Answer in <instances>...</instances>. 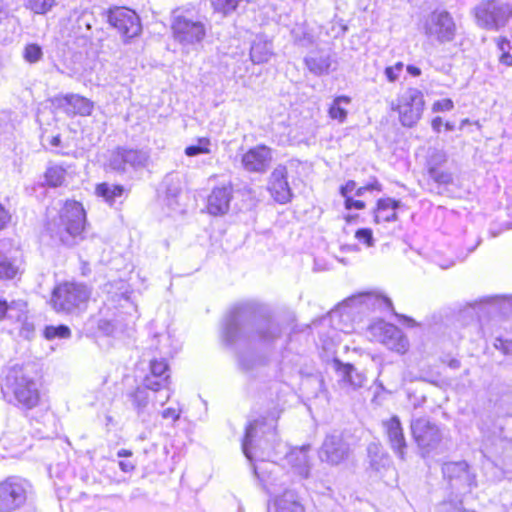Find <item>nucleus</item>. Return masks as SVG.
<instances>
[{"instance_id":"10","label":"nucleus","mask_w":512,"mask_h":512,"mask_svg":"<svg viewBox=\"0 0 512 512\" xmlns=\"http://www.w3.org/2000/svg\"><path fill=\"white\" fill-rule=\"evenodd\" d=\"M28 483L17 477H9L0 483V510L12 511L26 502Z\"/></svg>"},{"instance_id":"2","label":"nucleus","mask_w":512,"mask_h":512,"mask_svg":"<svg viewBox=\"0 0 512 512\" xmlns=\"http://www.w3.org/2000/svg\"><path fill=\"white\" fill-rule=\"evenodd\" d=\"M4 400L22 409L31 410L39 404L40 392L36 381L22 366L11 367L2 384Z\"/></svg>"},{"instance_id":"47","label":"nucleus","mask_w":512,"mask_h":512,"mask_svg":"<svg viewBox=\"0 0 512 512\" xmlns=\"http://www.w3.org/2000/svg\"><path fill=\"white\" fill-rule=\"evenodd\" d=\"M262 360L259 358H255L253 356H248L246 354H241L239 356V365L244 371H251L257 365L261 364Z\"/></svg>"},{"instance_id":"24","label":"nucleus","mask_w":512,"mask_h":512,"mask_svg":"<svg viewBox=\"0 0 512 512\" xmlns=\"http://www.w3.org/2000/svg\"><path fill=\"white\" fill-rule=\"evenodd\" d=\"M276 512H305L304 506L298 499L294 491H285L281 496L275 499Z\"/></svg>"},{"instance_id":"12","label":"nucleus","mask_w":512,"mask_h":512,"mask_svg":"<svg viewBox=\"0 0 512 512\" xmlns=\"http://www.w3.org/2000/svg\"><path fill=\"white\" fill-rule=\"evenodd\" d=\"M442 472L449 480L451 487L459 493H467L476 486L475 475L470 472L465 461L446 462L443 464Z\"/></svg>"},{"instance_id":"45","label":"nucleus","mask_w":512,"mask_h":512,"mask_svg":"<svg viewBox=\"0 0 512 512\" xmlns=\"http://www.w3.org/2000/svg\"><path fill=\"white\" fill-rule=\"evenodd\" d=\"M25 303L20 302H11L10 304L7 303L6 300L0 299V321L4 320L6 317H12L9 312L12 311L15 308H19L22 310V308H25Z\"/></svg>"},{"instance_id":"20","label":"nucleus","mask_w":512,"mask_h":512,"mask_svg":"<svg viewBox=\"0 0 512 512\" xmlns=\"http://www.w3.org/2000/svg\"><path fill=\"white\" fill-rule=\"evenodd\" d=\"M337 371L341 377V382L353 390L359 389L364 386L366 376L358 371L352 364H343L338 360L335 361Z\"/></svg>"},{"instance_id":"14","label":"nucleus","mask_w":512,"mask_h":512,"mask_svg":"<svg viewBox=\"0 0 512 512\" xmlns=\"http://www.w3.org/2000/svg\"><path fill=\"white\" fill-rule=\"evenodd\" d=\"M273 161V150L265 145H257L242 155V167L250 173L264 174Z\"/></svg>"},{"instance_id":"58","label":"nucleus","mask_w":512,"mask_h":512,"mask_svg":"<svg viewBox=\"0 0 512 512\" xmlns=\"http://www.w3.org/2000/svg\"><path fill=\"white\" fill-rule=\"evenodd\" d=\"M499 61L506 66H512V55L509 52H503Z\"/></svg>"},{"instance_id":"48","label":"nucleus","mask_w":512,"mask_h":512,"mask_svg":"<svg viewBox=\"0 0 512 512\" xmlns=\"http://www.w3.org/2000/svg\"><path fill=\"white\" fill-rule=\"evenodd\" d=\"M164 183L166 185V195L168 198H176L180 194L181 187L179 180L174 181L173 177L167 176Z\"/></svg>"},{"instance_id":"52","label":"nucleus","mask_w":512,"mask_h":512,"mask_svg":"<svg viewBox=\"0 0 512 512\" xmlns=\"http://www.w3.org/2000/svg\"><path fill=\"white\" fill-rule=\"evenodd\" d=\"M345 208L350 210V209H364L365 208V203L361 200H354L353 198L351 197H345Z\"/></svg>"},{"instance_id":"44","label":"nucleus","mask_w":512,"mask_h":512,"mask_svg":"<svg viewBox=\"0 0 512 512\" xmlns=\"http://www.w3.org/2000/svg\"><path fill=\"white\" fill-rule=\"evenodd\" d=\"M150 371L152 376L161 378L164 377L168 371V364L165 359L157 360L153 359L150 361Z\"/></svg>"},{"instance_id":"7","label":"nucleus","mask_w":512,"mask_h":512,"mask_svg":"<svg viewBox=\"0 0 512 512\" xmlns=\"http://www.w3.org/2000/svg\"><path fill=\"white\" fill-rule=\"evenodd\" d=\"M88 298L89 291L86 286L65 283L54 289L51 302L56 311L71 313L85 304Z\"/></svg>"},{"instance_id":"19","label":"nucleus","mask_w":512,"mask_h":512,"mask_svg":"<svg viewBox=\"0 0 512 512\" xmlns=\"http://www.w3.org/2000/svg\"><path fill=\"white\" fill-rule=\"evenodd\" d=\"M272 429H274L273 423H267L265 418L254 420L246 427L241 448H249L250 446L257 444L258 439L263 437L268 430L270 431Z\"/></svg>"},{"instance_id":"29","label":"nucleus","mask_w":512,"mask_h":512,"mask_svg":"<svg viewBox=\"0 0 512 512\" xmlns=\"http://www.w3.org/2000/svg\"><path fill=\"white\" fill-rule=\"evenodd\" d=\"M129 399L132 402L134 409L140 415L148 406L149 393L146 388L137 387L133 392L129 394Z\"/></svg>"},{"instance_id":"4","label":"nucleus","mask_w":512,"mask_h":512,"mask_svg":"<svg viewBox=\"0 0 512 512\" xmlns=\"http://www.w3.org/2000/svg\"><path fill=\"white\" fill-rule=\"evenodd\" d=\"M473 12L479 27L498 31L512 18V4L501 0H485L480 2Z\"/></svg>"},{"instance_id":"33","label":"nucleus","mask_w":512,"mask_h":512,"mask_svg":"<svg viewBox=\"0 0 512 512\" xmlns=\"http://www.w3.org/2000/svg\"><path fill=\"white\" fill-rule=\"evenodd\" d=\"M26 8L33 13L45 15L56 5V0H24Z\"/></svg>"},{"instance_id":"21","label":"nucleus","mask_w":512,"mask_h":512,"mask_svg":"<svg viewBox=\"0 0 512 512\" xmlns=\"http://www.w3.org/2000/svg\"><path fill=\"white\" fill-rule=\"evenodd\" d=\"M400 206V201L392 198H382L377 202V207L374 210V221L376 223L393 222L397 220L396 209Z\"/></svg>"},{"instance_id":"50","label":"nucleus","mask_w":512,"mask_h":512,"mask_svg":"<svg viewBox=\"0 0 512 512\" xmlns=\"http://www.w3.org/2000/svg\"><path fill=\"white\" fill-rule=\"evenodd\" d=\"M454 108V103L451 99H441L434 102L432 106L433 112L451 111Z\"/></svg>"},{"instance_id":"26","label":"nucleus","mask_w":512,"mask_h":512,"mask_svg":"<svg viewBox=\"0 0 512 512\" xmlns=\"http://www.w3.org/2000/svg\"><path fill=\"white\" fill-rule=\"evenodd\" d=\"M384 426L386 428L392 448H406L399 417H391L388 421L384 422Z\"/></svg>"},{"instance_id":"53","label":"nucleus","mask_w":512,"mask_h":512,"mask_svg":"<svg viewBox=\"0 0 512 512\" xmlns=\"http://www.w3.org/2000/svg\"><path fill=\"white\" fill-rule=\"evenodd\" d=\"M180 411L175 408H167L162 412V417L165 419H171L175 421L179 418Z\"/></svg>"},{"instance_id":"8","label":"nucleus","mask_w":512,"mask_h":512,"mask_svg":"<svg viewBox=\"0 0 512 512\" xmlns=\"http://www.w3.org/2000/svg\"><path fill=\"white\" fill-rule=\"evenodd\" d=\"M149 161L147 151L126 147H117L110 154L108 167L118 173H125L127 166L137 170L144 168Z\"/></svg>"},{"instance_id":"62","label":"nucleus","mask_w":512,"mask_h":512,"mask_svg":"<svg viewBox=\"0 0 512 512\" xmlns=\"http://www.w3.org/2000/svg\"><path fill=\"white\" fill-rule=\"evenodd\" d=\"M377 301L385 304L389 309H391L393 311V305H392V301L387 298V297H384V296H377Z\"/></svg>"},{"instance_id":"38","label":"nucleus","mask_w":512,"mask_h":512,"mask_svg":"<svg viewBox=\"0 0 512 512\" xmlns=\"http://www.w3.org/2000/svg\"><path fill=\"white\" fill-rule=\"evenodd\" d=\"M428 175L438 184L448 185L453 182L452 173L446 170H440L433 168L428 169Z\"/></svg>"},{"instance_id":"3","label":"nucleus","mask_w":512,"mask_h":512,"mask_svg":"<svg viewBox=\"0 0 512 512\" xmlns=\"http://www.w3.org/2000/svg\"><path fill=\"white\" fill-rule=\"evenodd\" d=\"M86 224V214L81 203L66 201L59 212L58 219L47 224L52 236L58 237L64 244H71L70 238L81 235Z\"/></svg>"},{"instance_id":"23","label":"nucleus","mask_w":512,"mask_h":512,"mask_svg":"<svg viewBox=\"0 0 512 512\" xmlns=\"http://www.w3.org/2000/svg\"><path fill=\"white\" fill-rule=\"evenodd\" d=\"M273 56V44L271 41L256 37L250 49L251 61L255 64L268 62Z\"/></svg>"},{"instance_id":"46","label":"nucleus","mask_w":512,"mask_h":512,"mask_svg":"<svg viewBox=\"0 0 512 512\" xmlns=\"http://www.w3.org/2000/svg\"><path fill=\"white\" fill-rule=\"evenodd\" d=\"M447 161V156L442 150H433L428 158V169L435 168L438 169L442 164Z\"/></svg>"},{"instance_id":"15","label":"nucleus","mask_w":512,"mask_h":512,"mask_svg":"<svg viewBox=\"0 0 512 512\" xmlns=\"http://www.w3.org/2000/svg\"><path fill=\"white\" fill-rule=\"evenodd\" d=\"M287 168L284 165H278L272 171L269 182L268 190L274 200L280 204L290 202L292 198V191L287 181Z\"/></svg>"},{"instance_id":"41","label":"nucleus","mask_w":512,"mask_h":512,"mask_svg":"<svg viewBox=\"0 0 512 512\" xmlns=\"http://www.w3.org/2000/svg\"><path fill=\"white\" fill-rule=\"evenodd\" d=\"M437 512H475L465 509L462 500H448L439 504Z\"/></svg>"},{"instance_id":"64","label":"nucleus","mask_w":512,"mask_h":512,"mask_svg":"<svg viewBox=\"0 0 512 512\" xmlns=\"http://www.w3.org/2000/svg\"><path fill=\"white\" fill-rule=\"evenodd\" d=\"M99 328L102 329L107 334H109L112 331L110 323L107 321H100Z\"/></svg>"},{"instance_id":"54","label":"nucleus","mask_w":512,"mask_h":512,"mask_svg":"<svg viewBox=\"0 0 512 512\" xmlns=\"http://www.w3.org/2000/svg\"><path fill=\"white\" fill-rule=\"evenodd\" d=\"M9 212L0 204V230H2L10 221Z\"/></svg>"},{"instance_id":"16","label":"nucleus","mask_w":512,"mask_h":512,"mask_svg":"<svg viewBox=\"0 0 512 512\" xmlns=\"http://www.w3.org/2000/svg\"><path fill=\"white\" fill-rule=\"evenodd\" d=\"M233 197V187L231 183L213 188L207 197V211L213 216L225 215Z\"/></svg>"},{"instance_id":"5","label":"nucleus","mask_w":512,"mask_h":512,"mask_svg":"<svg viewBox=\"0 0 512 512\" xmlns=\"http://www.w3.org/2000/svg\"><path fill=\"white\" fill-rule=\"evenodd\" d=\"M171 28L174 39L184 47L200 43L206 35L204 24L180 9L173 12Z\"/></svg>"},{"instance_id":"63","label":"nucleus","mask_w":512,"mask_h":512,"mask_svg":"<svg viewBox=\"0 0 512 512\" xmlns=\"http://www.w3.org/2000/svg\"><path fill=\"white\" fill-rule=\"evenodd\" d=\"M366 188H367V191H372V190L381 191L382 190L381 184L376 180L373 183L366 185Z\"/></svg>"},{"instance_id":"11","label":"nucleus","mask_w":512,"mask_h":512,"mask_svg":"<svg viewBox=\"0 0 512 512\" xmlns=\"http://www.w3.org/2000/svg\"><path fill=\"white\" fill-rule=\"evenodd\" d=\"M108 22L126 39L138 36L142 29L136 12L125 7L110 9Z\"/></svg>"},{"instance_id":"31","label":"nucleus","mask_w":512,"mask_h":512,"mask_svg":"<svg viewBox=\"0 0 512 512\" xmlns=\"http://www.w3.org/2000/svg\"><path fill=\"white\" fill-rule=\"evenodd\" d=\"M343 103H350V98L347 96L336 97L328 110L330 118L338 120L341 123L344 122L347 117V110L342 107Z\"/></svg>"},{"instance_id":"59","label":"nucleus","mask_w":512,"mask_h":512,"mask_svg":"<svg viewBox=\"0 0 512 512\" xmlns=\"http://www.w3.org/2000/svg\"><path fill=\"white\" fill-rule=\"evenodd\" d=\"M442 125H443V121H442L441 117H436L432 120L431 126L434 131L440 132Z\"/></svg>"},{"instance_id":"25","label":"nucleus","mask_w":512,"mask_h":512,"mask_svg":"<svg viewBox=\"0 0 512 512\" xmlns=\"http://www.w3.org/2000/svg\"><path fill=\"white\" fill-rule=\"evenodd\" d=\"M126 192L127 191L123 185L107 182L100 183L95 188L96 195L101 197L110 206L123 197Z\"/></svg>"},{"instance_id":"55","label":"nucleus","mask_w":512,"mask_h":512,"mask_svg":"<svg viewBox=\"0 0 512 512\" xmlns=\"http://www.w3.org/2000/svg\"><path fill=\"white\" fill-rule=\"evenodd\" d=\"M356 187V183L354 181H348L344 186L341 187L340 192L343 197H348V194L351 193Z\"/></svg>"},{"instance_id":"42","label":"nucleus","mask_w":512,"mask_h":512,"mask_svg":"<svg viewBox=\"0 0 512 512\" xmlns=\"http://www.w3.org/2000/svg\"><path fill=\"white\" fill-rule=\"evenodd\" d=\"M345 457V450H320V460L332 465L340 463Z\"/></svg>"},{"instance_id":"1","label":"nucleus","mask_w":512,"mask_h":512,"mask_svg":"<svg viewBox=\"0 0 512 512\" xmlns=\"http://www.w3.org/2000/svg\"><path fill=\"white\" fill-rule=\"evenodd\" d=\"M259 306L254 302L234 305L228 312L223 325V339L228 344L256 338L269 342L281 335L279 323L269 317H258Z\"/></svg>"},{"instance_id":"43","label":"nucleus","mask_w":512,"mask_h":512,"mask_svg":"<svg viewBox=\"0 0 512 512\" xmlns=\"http://www.w3.org/2000/svg\"><path fill=\"white\" fill-rule=\"evenodd\" d=\"M344 445L347 444L344 442L342 433L340 431L334 430L327 434L322 444V448H339Z\"/></svg>"},{"instance_id":"51","label":"nucleus","mask_w":512,"mask_h":512,"mask_svg":"<svg viewBox=\"0 0 512 512\" xmlns=\"http://www.w3.org/2000/svg\"><path fill=\"white\" fill-rule=\"evenodd\" d=\"M403 69V63L398 62L394 66L386 67L385 75L389 82H395Z\"/></svg>"},{"instance_id":"39","label":"nucleus","mask_w":512,"mask_h":512,"mask_svg":"<svg viewBox=\"0 0 512 512\" xmlns=\"http://www.w3.org/2000/svg\"><path fill=\"white\" fill-rule=\"evenodd\" d=\"M241 0H211L215 11L227 15L234 11Z\"/></svg>"},{"instance_id":"60","label":"nucleus","mask_w":512,"mask_h":512,"mask_svg":"<svg viewBox=\"0 0 512 512\" xmlns=\"http://www.w3.org/2000/svg\"><path fill=\"white\" fill-rule=\"evenodd\" d=\"M407 72L412 75V76H419L421 75V69L416 67V66H413V65H408L407 66Z\"/></svg>"},{"instance_id":"57","label":"nucleus","mask_w":512,"mask_h":512,"mask_svg":"<svg viewBox=\"0 0 512 512\" xmlns=\"http://www.w3.org/2000/svg\"><path fill=\"white\" fill-rule=\"evenodd\" d=\"M118 464H119V467L121 468V470L124 472H130L134 469L133 462H131L129 460H120L118 462Z\"/></svg>"},{"instance_id":"22","label":"nucleus","mask_w":512,"mask_h":512,"mask_svg":"<svg viewBox=\"0 0 512 512\" xmlns=\"http://www.w3.org/2000/svg\"><path fill=\"white\" fill-rule=\"evenodd\" d=\"M304 62L308 70L316 76L326 75L330 72L331 57L329 54L312 52L305 57Z\"/></svg>"},{"instance_id":"9","label":"nucleus","mask_w":512,"mask_h":512,"mask_svg":"<svg viewBox=\"0 0 512 512\" xmlns=\"http://www.w3.org/2000/svg\"><path fill=\"white\" fill-rule=\"evenodd\" d=\"M424 96L417 89H408L399 99L397 110L403 126L412 127L422 116Z\"/></svg>"},{"instance_id":"56","label":"nucleus","mask_w":512,"mask_h":512,"mask_svg":"<svg viewBox=\"0 0 512 512\" xmlns=\"http://www.w3.org/2000/svg\"><path fill=\"white\" fill-rule=\"evenodd\" d=\"M497 46H498L499 50L502 51V53L503 52H508V50L510 48H512L511 47V40H509L508 38H505V37L500 38L498 40Z\"/></svg>"},{"instance_id":"27","label":"nucleus","mask_w":512,"mask_h":512,"mask_svg":"<svg viewBox=\"0 0 512 512\" xmlns=\"http://www.w3.org/2000/svg\"><path fill=\"white\" fill-rule=\"evenodd\" d=\"M245 457L251 462L254 473L258 476H264L268 472H272L268 466H275L273 462H267L264 460L263 455L265 450H243Z\"/></svg>"},{"instance_id":"35","label":"nucleus","mask_w":512,"mask_h":512,"mask_svg":"<svg viewBox=\"0 0 512 512\" xmlns=\"http://www.w3.org/2000/svg\"><path fill=\"white\" fill-rule=\"evenodd\" d=\"M371 467L376 471H380L381 468L390 467V459L384 450H373L369 454Z\"/></svg>"},{"instance_id":"36","label":"nucleus","mask_w":512,"mask_h":512,"mask_svg":"<svg viewBox=\"0 0 512 512\" xmlns=\"http://www.w3.org/2000/svg\"><path fill=\"white\" fill-rule=\"evenodd\" d=\"M43 57L42 48L35 43L27 44L23 50V58L26 62L34 64L39 62Z\"/></svg>"},{"instance_id":"40","label":"nucleus","mask_w":512,"mask_h":512,"mask_svg":"<svg viewBox=\"0 0 512 512\" xmlns=\"http://www.w3.org/2000/svg\"><path fill=\"white\" fill-rule=\"evenodd\" d=\"M209 145V139L201 138L198 140V144L186 147L185 154L189 157H193L199 154H208L210 153Z\"/></svg>"},{"instance_id":"30","label":"nucleus","mask_w":512,"mask_h":512,"mask_svg":"<svg viewBox=\"0 0 512 512\" xmlns=\"http://www.w3.org/2000/svg\"><path fill=\"white\" fill-rule=\"evenodd\" d=\"M66 178V170L60 165L49 166L45 172V180L51 187L61 186Z\"/></svg>"},{"instance_id":"17","label":"nucleus","mask_w":512,"mask_h":512,"mask_svg":"<svg viewBox=\"0 0 512 512\" xmlns=\"http://www.w3.org/2000/svg\"><path fill=\"white\" fill-rule=\"evenodd\" d=\"M58 106L68 115L89 116L94 109L92 101L78 94H67L59 98Z\"/></svg>"},{"instance_id":"32","label":"nucleus","mask_w":512,"mask_h":512,"mask_svg":"<svg viewBox=\"0 0 512 512\" xmlns=\"http://www.w3.org/2000/svg\"><path fill=\"white\" fill-rule=\"evenodd\" d=\"M291 35L294 42L300 46L308 47L313 43V35L303 24H296L291 30Z\"/></svg>"},{"instance_id":"61","label":"nucleus","mask_w":512,"mask_h":512,"mask_svg":"<svg viewBox=\"0 0 512 512\" xmlns=\"http://www.w3.org/2000/svg\"><path fill=\"white\" fill-rule=\"evenodd\" d=\"M8 15V9L6 4L0 0V21L6 18Z\"/></svg>"},{"instance_id":"13","label":"nucleus","mask_w":512,"mask_h":512,"mask_svg":"<svg viewBox=\"0 0 512 512\" xmlns=\"http://www.w3.org/2000/svg\"><path fill=\"white\" fill-rule=\"evenodd\" d=\"M411 432L419 448L438 445L443 438L441 429L425 417L411 422Z\"/></svg>"},{"instance_id":"6","label":"nucleus","mask_w":512,"mask_h":512,"mask_svg":"<svg viewBox=\"0 0 512 512\" xmlns=\"http://www.w3.org/2000/svg\"><path fill=\"white\" fill-rule=\"evenodd\" d=\"M456 23L446 10H434L428 14L423 23L424 34L440 44L452 42L456 36Z\"/></svg>"},{"instance_id":"34","label":"nucleus","mask_w":512,"mask_h":512,"mask_svg":"<svg viewBox=\"0 0 512 512\" xmlns=\"http://www.w3.org/2000/svg\"><path fill=\"white\" fill-rule=\"evenodd\" d=\"M170 376L165 375L164 377L158 378L152 375H148L144 378L143 388L146 390L159 391L162 388L169 389Z\"/></svg>"},{"instance_id":"37","label":"nucleus","mask_w":512,"mask_h":512,"mask_svg":"<svg viewBox=\"0 0 512 512\" xmlns=\"http://www.w3.org/2000/svg\"><path fill=\"white\" fill-rule=\"evenodd\" d=\"M70 334V329L65 325L46 326L44 329V336L48 340L55 338H68Z\"/></svg>"},{"instance_id":"18","label":"nucleus","mask_w":512,"mask_h":512,"mask_svg":"<svg viewBox=\"0 0 512 512\" xmlns=\"http://www.w3.org/2000/svg\"><path fill=\"white\" fill-rule=\"evenodd\" d=\"M382 333L381 342L390 350L403 354L408 350V340L403 332L392 324H382L379 327Z\"/></svg>"},{"instance_id":"28","label":"nucleus","mask_w":512,"mask_h":512,"mask_svg":"<svg viewBox=\"0 0 512 512\" xmlns=\"http://www.w3.org/2000/svg\"><path fill=\"white\" fill-rule=\"evenodd\" d=\"M285 459L299 475L308 477L309 466L307 463L306 450H289Z\"/></svg>"},{"instance_id":"49","label":"nucleus","mask_w":512,"mask_h":512,"mask_svg":"<svg viewBox=\"0 0 512 512\" xmlns=\"http://www.w3.org/2000/svg\"><path fill=\"white\" fill-rule=\"evenodd\" d=\"M355 237L364 244L367 245V247L374 246V238L372 230L369 228H361L358 229L355 233Z\"/></svg>"}]
</instances>
